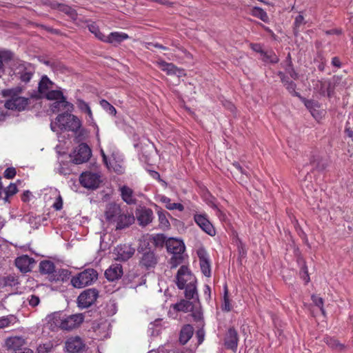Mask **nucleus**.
<instances>
[{"instance_id":"nucleus-1","label":"nucleus","mask_w":353,"mask_h":353,"mask_svg":"<svg viewBox=\"0 0 353 353\" xmlns=\"http://www.w3.org/2000/svg\"><path fill=\"white\" fill-rule=\"evenodd\" d=\"M21 86H16L14 88L4 89L1 90V94L3 97H9L4 103V107L10 110L21 112L30 104V99L27 97H20L23 92Z\"/></svg>"},{"instance_id":"nucleus-2","label":"nucleus","mask_w":353,"mask_h":353,"mask_svg":"<svg viewBox=\"0 0 353 353\" xmlns=\"http://www.w3.org/2000/svg\"><path fill=\"white\" fill-rule=\"evenodd\" d=\"M50 127L53 132L60 130L77 132L81 127V122L70 112L61 113L57 117L54 122L51 123Z\"/></svg>"},{"instance_id":"nucleus-3","label":"nucleus","mask_w":353,"mask_h":353,"mask_svg":"<svg viewBox=\"0 0 353 353\" xmlns=\"http://www.w3.org/2000/svg\"><path fill=\"white\" fill-rule=\"evenodd\" d=\"M54 325L63 330H72L77 328L84 321L82 314L66 315L64 314H55L53 316Z\"/></svg>"},{"instance_id":"nucleus-4","label":"nucleus","mask_w":353,"mask_h":353,"mask_svg":"<svg viewBox=\"0 0 353 353\" xmlns=\"http://www.w3.org/2000/svg\"><path fill=\"white\" fill-rule=\"evenodd\" d=\"M97 279V272L94 269L88 268L73 276L71 283L74 288H82L92 284Z\"/></svg>"},{"instance_id":"nucleus-5","label":"nucleus","mask_w":353,"mask_h":353,"mask_svg":"<svg viewBox=\"0 0 353 353\" xmlns=\"http://www.w3.org/2000/svg\"><path fill=\"white\" fill-rule=\"evenodd\" d=\"M99 296L96 289H88L82 292L77 299L78 305L81 308H88L92 305Z\"/></svg>"},{"instance_id":"nucleus-6","label":"nucleus","mask_w":353,"mask_h":353,"mask_svg":"<svg viewBox=\"0 0 353 353\" xmlns=\"http://www.w3.org/2000/svg\"><path fill=\"white\" fill-rule=\"evenodd\" d=\"M239 341V336L237 330L234 327L228 329L223 338V344L227 350L236 352Z\"/></svg>"},{"instance_id":"nucleus-7","label":"nucleus","mask_w":353,"mask_h":353,"mask_svg":"<svg viewBox=\"0 0 353 353\" xmlns=\"http://www.w3.org/2000/svg\"><path fill=\"white\" fill-rule=\"evenodd\" d=\"M74 154L73 162L75 164H81L89 161L92 150L88 144L82 143L78 145Z\"/></svg>"},{"instance_id":"nucleus-8","label":"nucleus","mask_w":353,"mask_h":353,"mask_svg":"<svg viewBox=\"0 0 353 353\" xmlns=\"http://www.w3.org/2000/svg\"><path fill=\"white\" fill-rule=\"evenodd\" d=\"M79 181L81 185L86 188L96 189L101 182L100 175L92 172H85L80 175Z\"/></svg>"},{"instance_id":"nucleus-9","label":"nucleus","mask_w":353,"mask_h":353,"mask_svg":"<svg viewBox=\"0 0 353 353\" xmlns=\"http://www.w3.org/2000/svg\"><path fill=\"white\" fill-rule=\"evenodd\" d=\"M194 220L198 226L206 234L211 236H215V228L208 219L206 214H195L194 215Z\"/></svg>"},{"instance_id":"nucleus-10","label":"nucleus","mask_w":353,"mask_h":353,"mask_svg":"<svg viewBox=\"0 0 353 353\" xmlns=\"http://www.w3.org/2000/svg\"><path fill=\"white\" fill-rule=\"evenodd\" d=\"M176 279V285L180 290L184 289L185 285L188 284V283H190L196 280L194 276L191 274L188 268L185 265L180 267L177 272Z\"/></svg>"},{"instance_id":"nucleus-11","label":"nucleus","mask_w":353,"mask_h":353,"mask_svg":"<svg viewBox=\"0 0 353 353\" xmlns=\"http://www.w3.org/2000/svg\"><path fill=\"white\" fill-rule=\"evenodd\" d=\"M65 347L68 353H80L85 350L86 345L81 337L75 336L67 339Z\"/></svg>"},{"instance_id":"nucleus-12","label":"nucleus","mask_w":353,"mask_h":353,"mask_svg":"<svg viewBox=\"0 0 353 353\" xmlns=\"http://www.w3.org/2000/svg\"><path fill=\"white\" fill-rule=\"evenodd\" d=\"M34 73V69L30 63H21L17 69L15 74L23 83H28Z\"/></svg>"},{"instance_id":"nucleus-13","label":"nucleus","mask_w":353,"mask_h":353,"mask_svg":"<svg viewBox=\"0 0 353 353\" xmlns=\"http://www.w3.org/2000/svg\"><path fill=\"white\" fill-rule=\"evenodd\" d=\"M157 263V256L152 251H146L142 255L139 261V265L145 270L154 268Z\"/></svg>"},{"instance_id":"nucleus-14","label":"nucleus","mask_w":353,"mask_h":353,"mask_svg":"<svg viewBox=\"0 0 353 353\" xmlns=\"http://www.w3.org/2000/svg\"><path fill=\"white\" fill-rule=\"evenodd\" d=\"M135 250L128 244L119 245L115 248L117 259L122 261H126L130 259L134 254Z\"/></svg>"},{"instance_id":"nucleus-15","label":"nucleus","mask_w":353,"mask_h":353,"mask_svg":"<svg viewBox=\"0 0 353 353\" xmlns=\"http://www.w3.org/2000/svg\"><path fill=\"white\" fill-rule=\"evenodd\" d=\"M166 248L168 252L176 254H183L185 247L183 241L175 238H170L166 241Z\"/></svg>"},{"instance_id":"nucleus-16","label":"nucleus","mask_w":353,"mask_h":353,"mask_svg":"<svg viewBox=\"0 0 353 353\" xmlns=\"http://www.w3.org/2000/svg\"><path fill=\"white\" fill-rule=\"evenodd\" d=\"M199 259L200 267L202 273L208 277L211 276V268L208 255L205 250L201 249L197 251Z\"/></svg>"},{"instance_id":"nucleus-17","label":"nucleus","mask_w":353,"mask_h":353,"mask_svg":"<svg viewBox=\"0 0 353 353\" xmlns=\"http://www.w3.org/2000/svg\"><path fill=\"white\" fill-rule=\"evenodd\" d=\"M122 212L119 205L110 203L106 205L105 216L108 221L115 223L118 216Z\"/></svg>"},{"instance_id":"nucleus-18","label":"nucleus","mask_w":353,"mask_h":353,"mask_svg":"<svg viewBox=\"0 0 353 353\" xmlns=\"http://www.w3.org/2000/svg\"><path fill=\"white\" fill-rule=\"evenodd\" d=\"M129 39L128 34L123 32H112L108 36H105L104 43L112 44L114 46H117L125 40Z\"/></svg>"},{"instance_id":"nucleus-19","label":"nucleus","mask_w":353,"mask_h":353,"mask_svg":"<svg viewBox=\"0 0 353 353\" xmlns=\"http://www.w3.org/2000/svg\"><path fill=\"white\" fill-rule=\"evenodd\" d=\"M134 221V217L128 212H121L118 216L115 223H117V229L121 230L129 227Z\"/></svg>"},{"instance_id":"nucleus-20","label":"nucleus","mask_w":353,"mask_h":353,"mask_svg":"<svg viewBox=\"0 0 353 353\" xmlns=\"http://www.w3.org/2000/svg\"><path fill=\"white\" fill-rule=\"evenodd\" d=\"M137 218L139 225L145 226L152 222L153 212L150 208H141L137 212Z\"/></svg>"},{"instance_id":"nucleus-21","label":"nucleus","mask_w":353,"mask_h":353,"mask_svg":"<svg viewBox=\"0 0 353 353\" xmlns=\"http://www.w3.org/2000/svg\"><path fill=\"white\" fill-rule=\"evenodd\" d=\"M34 263L32 258L29 257L28 255H22L15 259V265L22 272H28L30 271V265Z\"/></svg>"},{"instance_id":"nucleus-22","label":"nucleus","mask_w":353,"mask_h":353,"mask_svg":"<svg viewBox=\"0 0 353 353\" xmlns=\"http://www.w3.org/2000/svg\"><path fill=\"white\" fill-rule=\"evenodd\" d=\"M122 275V265L117 263L110 265L105 272V276L107 279L112 281L119 279Z\"/></svg>"},{"instance_id":"nucleus-23","label":"nucleus","mask_w":353,"mask_h":353,"mask_svg":"<svg viewBox=\"0 0 353 353\" xmlns=\"http://www.w3.org/2000/svg\"><path fill=\"white\" fill-rule=\"evenodd\" d=\"M157 65L159 68L161 70L165 72L168 75L176 74L177 73L181 74L183 72V70L179 68L174 64L172 63H168L165 61L161 60L157 61Z\"/></svg>"},{"instance_id":"nucleus-24","label":"nucleus","mask_w":353,"mask_h":353,"mask_svg":"<svg viewBox=\"0 0 353 353\" xmlns=\"http://www.w3.org/2000/svg\"><path fill=\"white\" fill-rule=\"evenodd\" d=\"M74 110L72 103L66 101V98L63 97L59 101H55L52 105L53 112L65 111L64 113L72 112Z\"/></svg>"},{"instance_id":"nucleus-25","label":"nucleus","mask_w":353,"mask_h":353,"mask_svg":"<svg viewBox=\"0 0 353 353\" xmlns=\"http://www.w3.org/2000/svg\"><path fill=\"white\" fill-rule=\"evenodd\" d=\"M121 199L128 205L136 204L137 199L134 198V192L130 188L123 185L119 188Z\"/></svg>"},{"instance_id":"nucleus-26","label":"nucleus","mask_w":353,"mask_h":353,"mask_svg":"<svg viewBox=\"0 0 353 353\" xmlns=\"http://www.w3.org/2000/svg\"><path fill=\"white\" fill-rule=\"evenodd\" d=\"M25 344V339L21 336H11L6 339V345L8 349L13 350L16 352V350H21Z\"/></svg>"},{"instance_id":"nucleus-27","label":"nucleus","mask_w":353,"mask_h":353,"mask_svg":"<svg viewBox=\"0 0 353 353\" xmlns=\"http://www.w3.org/2000/svg\"><path fill=\"white\" fill-rule=\"evenodd\" d=\"M194 333L193 327L187 324L185 325L181 330L180 336H179V341L182 344H185L192 336Z\"/></svg>"},{"instance_id":"nucleus-28","label":"nucleus","mask_w":353,"mask_h":353,"mask_svg":"<svg viewBox=\"0 0 353 353\" xmlns=\"http://www.w3.org/2000/svg\"><path fill=\"white\" fill-rule=\"evenodd\" d=\"M52 84L53 83L46 75L42 76L40 81L39 82V93L42 95H45L48 91H50L49 89L52 87Z\"/></svg>"},{"instance_id":"nucleus-29","label":"nucleus","mask_w":353,"mask_h":353,"mask_svg":"<svg viewBox=\"0 0 353 353\" xmlns=\"http://www.w3.org/2000/svg\"><path fill=\"white\" fill-rule=\"evenodd\" d=\"M232 306L231 304V300L229 296V290L228 285L225 283L223 285V297L221 304V310L223 312H229L232 310Z\"/></svg>"},{"instance_id":"nucleus-30","label":"nucleus","mask_w":353,"mask_h":353,"mask_svg":"<svg viewBox=\"0 0 353 353\" xmlns=\"http://www.w3.org/2000/svg\"><path fill=\"white\" fill-rule=\"evenodd\" d=\"M323 341L332 349L341 351L345 347L344 344L341 343L336 338L331 336H325Z\"/></svg>"},{"instance_id":"nucleus-31","label":"nucleus","mask_w":353,"mask_h":353,"mask_svg":"<svg viewBox=\"0 0 353 353\" xmlns=\"http://www.w3.org/2000/svg\"><path fill=\"white\" fill-rule=\"evenodd\" d=\"M39 270L41 274H52L55 270V265L50 261H42L39 264Z\"/></svg>"},{"instance_id":"nucleus-32","label":"nucleus","mask_w":353,"mask_h":353,"mask_svg":"<svg viewBox=\"0 0 353 353\" xmlns=\"http://www.w3.org/2000/svg\"><path fill=\"white\" fill-rule=\"evenodd\" d=\"M250 14L254 17H256L263 22H268L269 21V17L267 12L261 8L254 6L251 8Z\"/></svg>"},{"instance_id":"nucleus-33","label":"nucleus","mask_w":353,"mask_h":353,"mask_svg":"<svg viewBox=\"0 0 353 353\" xmlns=\"http://www.w3.org/2000/svg\"><path fill=\"white\" fill-rule=\"evenodd\" d=\"M193 307L194 306L190 301L184 299L173 305L175 310L183 312L191 311L193 309Z\"/></svg>"},{"instance_id":"nucleus-34","label":"nucleus","mask_w":353,"mask_h":353,"mask_svg":"<svg viewBox=\"0 0 353 353\" xmlns=\"http://www.w3.org/2000/svg\"><path fill=\"white\" fill-rule=\"evenodd\" d=\"M88 28L90 32L94 34L96 38H97L99 40L103 42L104 41L106 35H105L100 31L99 28L96 23L92 22L88 24Z\"/></svg>"},{"instance_id":"nucleus-35","label":"nucleus","mask_w":353,"mask_h":353,"mask_svg":"<svg viewBox=\"0 0 353 353\" xmlns=\"http://www.w3.org/2000/svg\"><path fill=\"white\" fill-rule=\"evenodd\" d=\"M196 281L188 283L185 287V296L187 299H192L194 294H196Z\"/></svg>"},{"instance_id":"nucleus-36","label":"nucleus","mask_w":353,"mask_h":353,"mask_svg":"<svg viewBox=\"0 0 353 353\" xmlns=\"http://www.w3.org/2000/svg\"><path fill=\"white\" fill-rule=\"evenodd\" d=\"M262 60L265 63H276L279 62V59L276 54L272 52H265L261 54Z\"/></svg>"},{"instance_id":"nucleus-37","label":"nucleus","mask_w":353,"mask_h":353,"mask_svg":"<svg viewBox=\"0 0 353 353\" xmlns=\"http://www.w3.org/2000/svg\"><path fill=\"white\" fill-rule=\"evenodd\" d=\"M45 97L48 100H56V101L63 99V94L61 90H50L45 94Z\"/></svg>"},{"instance_id":"nucleus-38","label":"nucleus","mask_w":353,"mask_h":353,"mask_svg":"<svg viewBox=\"0 0 353 353\" xmlns=\"http://www.w3.org/2000/svg\"><path fill=\"white\" fill-rule=\"evenodd\" d=\"M163 201L164 203H166V205L165 206H166V208L168 210H178L180 212H182L184 210V206L181 203H171L170 202V199L169 198L164 197L163 199Z\"/></svg>"},{"instance_id":"nucleus-39","label":"nucleus","mask_w":353,"mask_h":353,"mask_svg":"<svg viewBox=\"0 0 353 353\" xmlns=\"http://www.w3.org/2000/svg\"><path fill=\"white\" fill-rule=\"evenodd\" d=\"M288 59H289V61H288V65H287V66L285 68V71H286L287 73L289 74V75L290 76V77L292 79H293L294 80H296V79H299V74L296 72V70L293 68L290 54H288Z\"/></svg>"},{"instance_id":"nucleus-40","label":"nucleus","mask_w":353,"mask_h":353,"mask_svg":"<svg viewBox=\"0 0 353 353\" xmlns=\"http://www.w3.org/2000/svg\"><path fill=\"white\" fill-rule=\"evenodd\" d=\"M285 87L288 90V91L293 96L297 97L299 99H302V97L300 94V93L296 91V84L294 81H288Z\"/></svg>"},{"instance_id":"nucleus-41","label":"nucleus","mask_w":353,"mask_h":353,"mask_svg":"<svg viewBox=\"0 0 353 353\" xmlns=\"http://www.w3.org/2000/svg\"><path fill=\"white\" fill-rule=\"evenodd\" d=\"M18 192L17 185L14 183H10L4 190L6 196L4 200L8 201V197L14 195Z\"/></svg>"},{"instance_id":"nucleus-42","label":"nucleus","mask_w":353,"mask_h":353,"mask_svg":"<svg viewBox=\"0 0 353 353\" xmlns=\"http://www.w3.org/2000/svg\"><path fill=\"white\" fill-rule=\"evenodd\" d=\"M183 254H173L170 260V264L171 265V268L177 267L179 265H180L183 262Z\"/></svg>"},{"instance_id":"nucleus-43","label":"nucleus","mask_w":353,"mask_h":353,"mask_svg":"<svg viewBox=\"0 0 353 353\" xmlns=\"http://www.w3.org/2000/svg\"><path fill=\"white\" fill-rule=\"evenodd\" d=\"M153 243L155 246H162L164 243L166 244V238L162 234H158L152 236Z\"/></svg>"},{"instance_id":"nucleus-44","label":"nucleus","mask_w":353,"mask_h":353,"mask_svg":"<svg viewBox=\"0 0 353 353\" xmlns=\"http://www.w3.org/2000/svg\"><path fill=\"white\" fill-rule=\"evenodd\" d=\"M159 225L162 228H168L170 226V223L168 219L166 218L165 214L163 212H159Z\"/></svg>"},{"instance_id":"nucleus-45","label":"nucleus","mask_w":353,"mask_h":353,"mask_svg":"<svg viewBox=\"0 0 353 353\" xmlns=\"http://www.w3.org/2000/svg\"><path fill=\"white\" fill-rule=\"evenodd\" d=\"M12 59V53L10 51H1L0 52V60L2 63L3 62H8Z\"/></svg>"},{"instance_id":"nucleus-46","label":"nucleus","mask_w":353,"mask_h":353,"mask_svg":"<svg viewBox=\"0 0 353 353\" xmlns=\"http://www.w3.org/2000/svg\"><path fill=\"white\" fill-rule=\"evenodd\" d=\"M17 172L14 168L10 167L8 168L3 173V176L5 178L8 179H12L16 176Z\"/></svg>"},{"instance_id":"nucleus-47","label":"nucleus","mask_w":353,"mask_h":353,"mask_svg":"<svg viewBox=\"0 0 353 353\" xmlns=\"http://www.w3.org/2000/svg\"><path fill=\"white\" fill-rule=\"evenodd\" d=\"M28 303L30 306L32 307H36L37 306L39 303H40V299L38 296L37 295H34V294H31L28 298Z\"/></svg>"},{"instance_id":"nucleus-48","label":"nucleus","mask_w":353,"mask_h":353,"mask_svg":"<svg viewBox=\"0 0 353 353\" xmlns=\"http://www.w3.org/2000/svg\"><path fill=\"white\" fill-rule=\"evenodd\" d=\"M52 208L57 211L63 208V199L60 194H58L54 203L52 204Z\"/></svg>"},{"instance_id":"nucleus-49","label":"nucleus","mask_w":353,"mask_h":353,"mask_svg":"<svg viewBox=\"0 0 353 353\" xmlns=\"http://www.w3.org/2000/svg\"><path fill=\"white\" fill-rule=\"evenodd\" d=\"M77 105L78 108L83 112H85L90 108L88 103L82 99H78Z\"/></svg>"},{"instance_id":"nucleus-50","label":"nucleus","mask_w":353,"mask_h":353,"mask_svg":"<svg viewBox=\"0 0 353 353\" xmlns=\"http://www.w3.org/2000/svg\"><path fill=\"white\" fill-rule=\"evenodd\" d=\"M311 299L316 306L319 307H322V306H323V299L321 297L312 294Z\"/></svg>"},{"instance_id":"nucleus-51","label":"nucleus","mask_w":353,"mask_h":353,"mask_svg":"<svg viewBox=\"0 0 353 353\" xmlns=\"http://www.w3.org/2000/svg\"><path fill=\"white\" fill-rule=\"evenodd\" d=\"M10 324V320L8 316H2L0 318V329L6 327Z\"/></svg>"},{"instance_id":"nucleus-52","label":"nucleus","mask_w":353,"mask_h":353,"mask_svg":"<svg viewBox=\"0 0 353 353\" xmlns=\"http://www.w3.org/2000/svg\"><path fill=\"white\" fill-rule=\"evenodd\" d=\"M151 46H153L154 48H159V49H161V50H168L167 47H165V46H163V45H161L160 43H152V42H149V43H146L145 47H146L147 49L150 50L151 48H150Z\"/></svg>"},{"instance_id":"nucleus-53","label":"nucleus","mask_w":353,"mask_h":353,"mask_svg":"<svg viewBox=\"0 0 353 353\" xmlns=\"http://www.w3.org/2000/svg\"><path fill=\"white\" fill-rule=\"evenodd\" d=\"M304 23V17L301 14L296 16L294 20V25L295 28H299Z\"/></svg>"},{"instance_id":"nucleus-54","label":"nucleus","mask_w":353,"mask_h":353,"mask_svg":"<svg viewBox=\"0 0 353 353\" xmlns=\"http://www.w3.org/2000/svg\"><path fill=\"white\" fill-rule=\"evenodd\" d=\"M250 48L256 52H259L261 54L264 53V50L262 49L261 46L259 43H251Z\"/></svg>"},{"instance_id":"nucleus-55","label":"nucleus","mask_w":353,"mask_h":353,"mask_svg":"<svg viewBox=\"0 0 353 353\" xmlns=\"http://www.w3.org/2000/svg\"><path fill=\"white\" fill-rule=\"evenodd\" d=\"M30 196H32V192L29 190H26L22 194L21 199L23 202L27 203L30 201Z\"/></svg>"},{"instance_id":"nucleus-56","label":"nucleus","mask_w":353,"mask_h":353,"mask_svg":"<svg viewBox=\"0 0 353 353\" xmlns=\"http://www.w3.org/2000/svg\"><path fill=\"white\" fill-rule=\"evenodd\" d=\"M325 33L327 35H332V34L340 35L342 34V30L340 28H334V29L325 30Z\"/></svg>"},{"instance_id":"nucleus-57","label":"nucleus","mask_w":353,"mask_h":353,"mask_svg":"<svg viewBox=\"0 0 353 353\" xmlns=\"http://www.w3.org/2000/svg\"><path fill=\"white\" fill-rule=\"evenodd\" d=\"M204 295L206 296V299H211V288L208 285H205L203 290Z\"/></svg>"},{"instance_id":"nucleus-58","label":"nucleus","mask_w":353,"mask_h":353,"mask_svg":"<svg viewBox=\"0 0 353 353\" xmlns=\"http://www.w3.org/2000/svg\"><path fill=\"white\" fill-rule=\"evenodd\" d=\"M302 271L304 273V275L303 276V280L305 281V283H307L310 281V276L307 272V268L306 265H304L302 268Z\"/></svg>"},{"instance_id":"nucleus-59","label":"nucleus","mask_w":353,"mask_h":353,"mask_svg":"<svg viewBox=\"0 0 353 353\" xmlns=\"http://www.w3.org/2000/svg\"><path fill=\"white\" fill-rule=\"evenodd\" d=\"M240 173L242 175L241 180L243 182H246L247 179L250 178V174L248 172H246L243 168L241 170Z\"/></svg>"},{"instance_id":"nucleus-60","label":"nucleus","mask_w":353,"mask_h":353,"mask_svg":"<svg viewBox=\"0 0 353 353\" xmlns=\"http://www.w3.org/2000/svg\"><path fill=\"white\" fill-rule=\"evenodd\" d=\"M332 65L340 68L341 67V63L339 57H334L332 59Z\"/></svg>"},{"instance_id":"nucleus-61","label":"nucleus","mask_w":353,"mask_h":353,"mask_svg":"<svg viewBox=\"0 0 353 353\" xmlns=\"http://www.w3.org/2000/svg\"><path fill=\"white\" fill-rule=\"evenodd\" d=\"M150 174L153 179H157L158 181H161L160 174L158 172L154 171V170H150Z\"/></svg>"},{"instance_id":"nucleus-62","label":"nucleus","mask_w":353,"mask_h":353,"mask_svg":"<svg viewBox=\"0 0 353 353\" xmlns=\"http://www.w3.org/2000/svg\"><path fill=\"white\" fill-rule=\"evenodd\" d=\"M62 11L65 12L67 14H72V12H73L70 7L68 6H62Z\"/></svg>"},{"instance_id":"nucleus-63","label":"nucleus","mask_w":353,"mask_h":353,"mask_svg":"<svg viewBox=\"0 0 353 353\" xmlns=\"http://www.w3.org/2000/svg\"><path fill=\"white\" fill-rule=\"evenodd\" d=\"M345 132L349 137H353V130L348 128L347 125L345 129Z\"/></svg>"},{"instance_id":"nucleus-64","label":"nucleus","mask_w":353,"mask_h":353,"mask_svg":"<svg viewBox=\"0 0 353 353\" xmlns=\"http://www.w3.org/2000/svg\"><path fill=\"white\" fill-rule=\"evenodd\" d=\"M233 166L240 172L241 171V170L243 169V168L241 167V165L239 164V163L238 162H234L232 163Z\"/></svg>"}]
</instances>
